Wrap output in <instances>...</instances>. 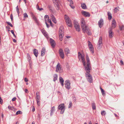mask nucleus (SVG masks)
Masks as SVG:
<instances>
[{
    "instance_id": "58836bf2",
    "label": "nucleus",
    "mask_w": 124,
    "mask_h": 124,
    "mask_svg": "<svg viewBox=\"0 0 124 124\" xmlns=\"http://www.w3.org/2000/svg\"><path fill=\"white\" fill-rule=\"evenodd\" d=\"M16 10L18 14L19 15V9L18 8V6H17L16 8Z\"/></svg>"
},
{
    "instance_id": "3c124183",
    "label": "nucleus",
    "mask_w": 124,
    "mask_h": 124,
    "mask_svg": "<svg viewBox=\"0 0 124 124\" xmlns=\"http://www.w3.org/2000/svg\"><path fill=\"white\" fill-rule=\"evenodd\" d=\"M73 101H74L75 102L76 101V98L75 97H73Z\"/></svg>"
},
{
    "instance_id": "aec40b11",
    "label": "nucleus",
    "mask_w": 124,
    "mask_h": 124,
    "mask_svg": "<svg viewBox=\"0 0 124 124\" xmlns=\"http://www.w3.org/2000/svg\"><path fill=\"white\" fill-rule=\"evenodd\" d=\"M64 30L63 27L62 26H61L59 30V34H63Z\"/></svg>"
},
{
    "instance_id": "37998d69",
    "label": "nucleus",
    "mask_w": 124,
    "mask_h": 124,
    "mask_svg": "<svg viewBox=\"0 0 124 124\" xmlns=\"http://www.w3.org/2000/svg\"><path fill=\"white\" fill-rule=\"evenodd\" d=\"M8 108L9 109H10L12 110H14V108L12 107H10L9 106H8Z\"/></svg>"
},
{
    "instance_id": "7c9ffc66",
    "label": "nucleus",
    "mask_w": 124,
    "mask_h": 124,
    "mask_svg": "<svg viewBox=\"0 0 124 124\" xmlns=\"http://www.w3.org/2000/svg\"><path fill=\"white\" fill-rule=\"evenodd\" d=\"M57 74H55L54 76V79L53 81H55L56 80H57Z\"/></svg>"
},
{
    "instance_id": "bf43d9fd",
    "label": "nucleus",
    "mask_w": 124,
    "mask_h": 124,
    "mask_svg": "<svg viewBox=\"0 0 124 124\" xmlns=\"http://www.w3.org/2000/svg\"><path fill=\"white\" fill-rule=\"evenodd\" d=\"M24 80H25V81L26 82H27L28 81V80L26 78H25V79H24Z\"/></svg>"
},
{
    "instance_id": "0eeeda50",
    "label": "nucleus",
    "mask_w": 124,
    "mask_h": 124,
    "mask_svg": "<svg viewBox=\"0 0 124 124\" xmlns=\"http://www.w3.org/2000/svg\"><path fill=\"white\" fill-rule=\"evenodd\" d=\"M74 24L76 30L78 31L79 32L80 31V28L78 23L76 21L74 20Z\"/></svg>"
},
{
    "instance_id": "0e129e2a",
    "label": "nucleus",
    "mask_w": 124,
    "mask_h": 124,
    "mask_svg": "<svg viewBox=\"0 0 124 124\" xmlns=\"http://www.w3.org/2000/svg\"><path fill=\"white\" fill-rule=\"evenodd\" d=\"M13 42H14L16 43V41L15 39H14L13 40Z\"/></svg>"
},
{
    "instance_id": "603ef678",
    "label": "nucleus",
    "mask_w": 124,
    "mask_h": 124,
    "mask_svg": "<svg viewBox=\"0 0 124 124\" xmlns=\"http://www.w3.org/2000/svg\"><path fill=\"white\" fill-rule=\"evenodd\" d=\"M36 8L38 10H39V9L40 8H39V6H38V4H37L36 5Z\"/></svg>"
},
{
    "instance_id": "79ce46f5",
    "label": "nucleus",
    "mask_w": 124,
    "mask_h": 124,
    "mask_svg": "<svg viewBox=\"0 0 124 124\" xmlns=\"http://www.w3.org/2000/svg\"><path fill=\"white\" fill-rule=\"evenodd\" d=\"M23 15L24 18H26L28 17V16L26 13H25L23 14Z\"/></svg>"
},
{
    "instance_id": "412c9836",
    "label": "nucleus",
    "mask_w": 124,
    "mask_h": 124,
    "mask_svg": "<svg viewBox=\"0 0 124 124\" xmlns=\"http://www.w3.org/2000/svg\"><path fill=\"white\" fill-rule=\"evenodd\" d=\"M44 19L45 21V22H49L50 20L49 19V17L47 15H46L44 16Z\"/></svg>"
},
{
    "instance_id": "8fccbe9b",
    "label": "nucleus",
    "mask_w": 124,
    "mask_h": 124,
    "mask_svg": "<svg viewBox=\"0 0 124 124\" xmlns=\"http://www.w3.org/2000/svg\"><path fill=\"white\" fill-rule=\"evenodd\" d=\"M120 64L121 65H124V63L122 60H121L120 61Z\"/></svg>"
},
{
    "instance_id": "052dcab7",
    "label": "nucleus",
    "mask_w": 124,
    "mask_h": 124,
    "mask_svg": "<svg viewBox=\"0 0 124 124\" xmlns=\"http://www.w3.org/2000/svg\"><path fill=\"white\" fill-rule=\"evenodd\" d=\"M40 115L39 114H38V119H40Z\"/></svg>"
},
{
    "instance_id": "9d476101",
    "label": "nucleus",
    "mask_w": 124,
    "mask_h": 124,
    "mask_svg": "<svg viewBox=\"0 0 124 124\" xmlns=\"http://www.w3.org/2000/svg\"><path fill=\"white\" fill-rule=\"evenodd\" d=\"M65 87L68 89H69L70 88V83L69 80H67L65 81Z\"/></svg>"
},
{
    "instance_id": "473e14b6",
    "label": "nucleus",
    "mask_w": 124,
    "mask_h": 124,
    "mask_svg": "<svg viewBox=\"0 0 124 124\" xmlns=\"http://www.w3.org/2000/svg\"><path fill=\"white\" fill-rule=\"evenodd\" d=\"M88 46L89 48H92L93 47V46L91 42L89 41H88Z\"/></svg>"
},
{
    "instance_id": "6e6d98bb",
    "label": "nucleus",
    "mask_w": 124,
    "mask_h": 124,
    "mask_svg": "<svg viewBox=\"0 0 124 124\" xmlns=\"http://www.w3.org/2000/svg\"><path fill=\"white\" fill-rule=\"evenodd\" d=\"M6 28L8 29L9 30L10 29V27L8 26H7L6 27Z\"/></svg>"
},
{
    "instance_id": "774afa93",
    "label": "nucleus",
    "mask_w": 124,
    "mask_h": 124,
    "mask_svg": "<svg viewBox=\"0 0 124 124\" xmlns=\"http://www.w3.org/2000/svg\"><path fill=\"white\" fill-rule=\"evenodd\" d=\"M35 110V108H32V111L33 112H34Z\"/></svg>"
},
{
    "instance_id": "69168bd1",
    "label": "nucleus",
    "mask_w": 124,
    "mask_h": 124,
    "mask_svg": "<svg viewBox=\"0 0 124 124\" xmlns=\"http://www.w3.org/2000/svg\"><path fill=\"white\" fill-rule=\"evenodd\" d=\"M51 7V6L50 5H49L48 6V8L50 10H51V9H50Z\"/></svg>"
},
{
    "instance_id": "a19ab883",
    "label": "nucleus",
    "mask_w": 124,
    "mask_h": 124,
    "mask_svg": "<svg viewBox=\"0 0 124 124\" xmlns=\"http://www.w3.org/2000/svg\"><path fill=\"white\" fill-rule=\"evenodd\" d=\"M72 105V104L71 101L70 102L68 106V108H70L71 107Z\"/></svg>"
},
{
    "instance_id": "6ab92c4d",
    "label": "nucleus",
    "mask_w": 124,
    "mask_h": 124,
    "mask_svg": "<svg viewBox=\"0 0 124 124\" xmlns=\"http://www.w3.org/2000/svg\"><path fill=\"white\" fill-rule=\"evenodd\" d=\"M112 27L111 28H115L116 26V23L115 20H113L112 21Z\"/></svg>"
},
{
    "instance_id": "338daca9",
    "label": "nucleus",
    "mask_w": 124,
    "mask_h": 124,
    "mask_svg": "<svg viewBox=\"0 0 124 124\" xmlns=\"http://www.w3.org/2000/svg\"><path fill=\"white\" fill-rule=\"evenodd\" d=\"M43 10V9L42 8H39V11H42Z\"/></svg>"
},
{
    "instance_id": "f704fd0d",
    "label": "nucleus",
    "mask_w": 124,
    "mask_h": 124,
    "mask_svg": "<svg viewBox=\"0 0 124 124\" xmlns=\"http://www.w3.org/2000/svg\"><path fill=\"white\" fill-rule=\"evenodd\" d=\"M102 116H105L106 114V112L105 111L103 110L102 111L101 113Z\"/></svg>"
},
{
    "instance_id": "f3484780",
    "label": "nucleus",
    "mask_w": 124,
    "mask_h": 124,
    "mask_svg": "<svg viewBox=\"0 0 124 124\" xmlns=\"http://www.w3.org/2000/svg\"><path fill=\"white\" fill-rule=\"evenodd\" d=\"M31 16L32 17V19L34 20L35 21L36 23H37V24L39 23V22L38 20L37 19L36 17L35 16V15L32 14Z\"/></svg>"
},
{
    "instance_id": "13d9d810",
    "label": "nucleus",
    "mask_w": 124,
    "mask_h": 124,
    "mask_svg": "<svg viewBox=\"0 0 124 124\" xmlns=\"http://www.w3.org/2000/svg\"><path fill=\"white\" fill-rule=\"evenodd\" d=\"M45 23L46 25V26H47V27L48 28L49 27V24H48L47 23V22H45Z\"/></svg>"
},
{
    "instance_id": "ea45409f",
    "label": "nucleus",
    "mask_w": 124,
    "mask_h": 124,
    "mask_svg": "<svg viewBox=\"0 0 124 124\" xmlns=\"http://www.w3.org/2000/svg\"><path fill=\"white\" fill-rule=\"evenodd\" d=\"M6 23L8 25H9L11 27H12L13 25L11 23L9 22H7Z\"/></svg>"
},
{
    "instance_id": "9b49d317",
    "label": "nucleus",
    "mask_w": 124,
    "mask_h": 124,
    "mask_svg": "<svg viewBox=\"0 0 124 124\" xmlns=\"http://www.w3.org/2000/svg\"><path fill=\"white\" fill-rule=\"evenodd\" d=\"M108 32L109 37L111 38L113 37V33L112 31V28L110 27L109 28Z\"/></svg>"
},
{
    "instance_id": "4468645a",
    "label": "nucleus",
    "mask_w": 124,
    "mask_h": 124,
    "mask_svg": "<svg viewBox=\"0 0 124 124\" xmlns=\"http://www.w3.org/2000/svg\"><path fill=\"white\" fill-rule=\"evenodd\" d=\"M50 41L51 45L52 47H54L55 45V43L54 40L51 38L50 39Z\"/></svg>"
},
{
    "instance_id": "2eb2a0df",
    "label": "nucleus",
    "mask_w": 124,
    "mask_h": 124,
    "mask_svg": "<svg viewBox=\"0 0 124 124\" xmlns=\"http://www.w3.org/2000/svg\"><path fill=\"white\" fill-rule=\"evenodd\" d=\"M82 14L85 16L89 17L90 16V14L88 12L85 11H82Z\"/></svg>"
},
{
    "instance_id": "5fc2aeb1",
    "label": "nucleus",
    "mask_w": 124,
    "mask_h": 124,
    "mask_svg": "<svg viewBox=\"0 0 124 124\" xmlns=\"http://www.w3.org/2000/svg\"><path fill=\"white\" fill-rule=\"evenodd\" d=\"M0 103L1 104L2 103V100L1 98L0 97Z\"/></svg>"
},
{
    "instance_id": "4c0bfd02",
    "label": "nucleus",
    "mask_w": 124,
    "mask_h": 124,
    "mask_svg": "<svg viewBox=\"0 0 124 124\" xmlns=\"http://www.w3.org/2000/svg\"><path fill=\"white\" fill-rule=\"evenodd\" d=\"M90 50L91 51V53L92 54L94 53V48L93 47L89 48Z\"/></svg>"
},
{
    "instance_id": "c03bdc74",
    "label": "nucleus",
    "mask_w": 124,
    "mask_h": 124,
    "mask_svg": "<svg viewBox=\"0 0 124 124\" xmlns=\"http://www.w3.org/2000/svg\"><path fill=\"white\" fill-rule=\"evenodd\" d=\"M11 33H12V34L15 37H16V36L15 35L13 31V30H11Z\"/></svg>"
},
{
    "instance_id": "393cba45",
    "label": "nucleus",
    "mask_w": 124,
    "mask_h": 124,
    "mask_svg": "<svg viewBox=\"0 0 124 124\" xmlns=\"http://www.w3.org/2000/svg\"><path fill=\"white\" fill-rule=\"evenodd\" d=\"M33 52L35 56L37 57L38 54V50L36 49H34L33 51Z\"/></svg>"
},
{
    "instance_id": "de8ad7c7",
    "label": "nucleus",
    "mask_w": 124,
    "mask_h": 124,
    "mask_svg": "<svg viewBox=\"0 0 124 124\" xmlns=\"http://www.w3.org/2000/svg\"><path fill=\"white\" fill-rule=\"evenodd\" d=\"M50 25H51V26H52V27H53V25L52 24V22L51 21V20H50V21H49V22Z\"/></svg>"
},
{
    "instance_id": "4be33fe9",
    "label": "nucleus",
    "mask_w": 124,
    "mask_h": 124,
    "mask_svg": "<svg viewBox=\"0 0 124 124\" xmlns=\"http://www.w3.org/2000/svg\"><path fill=\"white\" fill-rule=\"evenodd\" d=\"M86 32L87 34L88 35H91V33L90 29L88 28V27H87L86 28Z\"/></svg>"
},
{
    "instance_id": "e433bc0d",
    "label": "nucleus",
    "mask_w": 124,
    "mask_h": 124,
    "mask_svg": "<svg viewBox=\"0 0 124 124\" xmlns=\"http://www.w3.org/2000/svg\"><path fill=\"white\" fill-rule=\"evenodd\" d=\"M22 112L21 111L19 110V111H17L16 112V115H18L19 114H22Z\"/></svg>"
},
{
    "instance_id": "b1692460",
    "label": "nucleus",
    "mask_w": 124,
    "mask_h": 124,
    "mask_svg": "<svg viewBox=\"0 0 124 124\" xmlns=\"http://www.w3.org/2000/svg\"><path fill=\"white\" fill-rule=\"evenodd\" d=\"M64 52L65 54L67 55L70 53V50L68 48H65L64 49Z\"/></svg>"
},
{
    "instance_id": "7ed1b4c3",
    "label": "nucleus",
    "mask_w": 124,
    "mask_h": 124,
    "mask_svg": "<svg viewBox=\"0 0 124 124\" xmlns=\"http://www.w3.org/2000/svg\"><path fill=\"white\" fill-rule=\"evenodd\" d=\"M81 28L84 33H85L86 31V28L87 26L85 24V23L83 18H82L81 19Z\"/></svg>"
},
{
    "instance_id": "680f3d73",
    "label": "nucleus",
    "mask_w": 124,
    "mask_h": 124,
    "mask_svg": "<svg viewBox=\"0 0 124 124\" xmlns=\"http://www.w3.org/2000/svg\"><path fill=\"white\" fill-rule=\"evenodd\" d=\"M25 92L26 93H28V90L27 89H25Z\"/></svg>"
},
{
    "instance_id": "c9c22d12",
    "label": "nucleus",
    "mask_w": 124,
    "mask_h": 124,
    "mask_svg": "<svg viewBox=\"0 0 124 124\" xmlns=\"http://www.w3.org/2000/svg\"><path fill=\"white\" fill-rule=\"evenodd\" d=\"M121 31L124 30V26L122 25L119 27Z\"/></svg>"
},
{
    "instance_id": "09e8293b",
    "label": "nucleus",
    "mask_w": 124,
    "mask_h": 124,
    "mask_svg": "<svg viewBox=\"0 0 124 124\" xmlns=\"http://www.w3.org/2000/svg\"><path fill=\"white\" fill-rule=\"evenodd\" d=\"M10 18L11 20V21H12L13 18V16L12 14H11L10 15Z\"/></svg>"
},
{
    "instance_id": "2f4dec72",
    "label": "nucleus",
    "mask_w": 124,
    "mask_h": 124,
    "mask_svg": "<svg viewBox=\"0 0 124 124\" xmlns=\"http://www.w3.org/2000/svg\"><path fill=\"white\" fill-rule=\"evenodd\" d=\"M81 7L83 9H85L86 8V5L85 3L81 4Z\"/></svg>"
},
{
    "instance_id": "e2e57ef3",
    "label": "nucleus",
    "mask_w": 124,
    "mask_h": 124,
    "mask_svg": "<svg viewBox=\"0 0 124 124\" xmlns=\"http://www.w3.org/2000/svg\"><path fill=\"white\" fill-rule=\"evenodd\" d=\"M114 115H115V116L116 117L118 118V116H117L116 114L114 113Z\"/></svg>"
},
{
    "instance_id": "4d7b16f0",
    "label": "nucleus",
    "mask_w": 124,
    "mask_h": 124,
    "mask_svg": "<svg viewBox=\"0 0 124 124\" xmlns=\"http://www.w3.org/2000/svg\"><path fill=\"white\" fill-rule=\"evenodd\" d=\"M69 1L70 2V4L72 5L73 4V2L72 1V0H70V1Z\"/></svg>"
},
{
    "instance_id": "f257e3e1",
    "label": "nucleus",
    "mask_w": 124,
    "mask_h": 124,
    "mask_svg": "<svg viewBox=\"0 0 124 124\" xmlns=\"http://www.w3.org/2000/svg\"><path fill=\"white\" fill-rule=\"evenodd\" d=\"M91 68V66H89V63L88 62L87 65L85 68V70L86 71L85 76L86 78V79L90 83H92L93 82L92 77L90 73Z\"/></svg>"
},
{
    "instance_id": "5701e85b",
    "label": "nucleus",
    "mask_w": 124,
    "mask_h": 124,
    "mask_svg": "<svg viewBox=\"0 0 124 124\" xmlns=\"http://www.w3.org/2000/svg\"><path fill=\"white\" fill-rule=\"evenodd\" d=\"M46 49L45 47H43L41 53V55L42 56L44 55L45 53Z\"/></svg>"
},
{
    "instance_id": "c756f323",
    "label": "nucleus",
    "mask_w": 124,
    "mask_h": 124,
    "mask_svg": "<svg viewBox=\"0 0 124 124\" xmlns=\"http://www.w3.org/2000/svg\"><path fill=\"white\" fill-rule=\"evenodd\" d=\"M92 109L93 110L95 109H96V107L95 103L93 102L92 103Z\"/></svg>"
},
{
    "instance_id": "f03ea898",
    "label": "nucleus",
    "mask_w": 124,
    "mask_h": 124,
    "mask_svg": "<svg viewBox=\"0 0 124 124\" xmlns=\"http://www.w3.org/2000/svg\"><path fill=\"white\" fill-rule=\"evenodd\" d=\"M78 57L79 58V60H80V59H81L83 65L84 67V68H85V67L87 66L88 62V63L89 62V66H91L90 60L88 55L87 54L86 55V60L87 61L86 62H86L85 61V59L84 58V55H82L81 54V53L80 52H79L78 53Z\"/></svg>"
},
{
    "instance_id": "864d4df0",
    "label": "nucleus",
    "mask_w": 124,
    "mask_h": 124,
    "mask_svg": "<svg viewBox=\"0 0 124 124\" xmlns=\"http://www.w3.org/2000/svg\"><path fill=\"white\" fill-rule=\"evenodd\" d=\"M16 97H15L13 98L12 99V101H15L16 100Z\"/></svg>"
},
{
    "instance_id": "f8f14e48",
    "label": "nucleus",
    "mask_w": 124,
    "mask_h": 124,
    "mask_svg": "<svg viewBox=\"0 0 124 124\" xmlns=\"http://www.w3.org/2000/svg\"><path fill=\"white\" fill-rule=\"evenodd\" d=\"M102 37H100L99 38V40L98 43V47H101L102 46Z\"/></svg>"
},
{
    "instance_id": "cd10ccee",
    "label": "nucleus",
    "mask_w": 124,
    "mask_h": 124,
    "mask_svg": "<svg viewBox=\"0 0 124 124\" xmlns=\"http://www.w3.org/2000/svg\"><path fill=\"white\" fill-rule=\"evenodd\" d=\"M119 7H117L115 8V9H114V13H116L119 11Z\"/></svg>"
},
{
    "instance_id": "bb28decb",
    "label": "nucleus",
    "mask_w": 124,
    "mask_h": 124,
    "mask_svg": "<svg viewBox=\"0 0 124 124\" xmlns=\"http://www.w3.org/2000/svg\"><path fill=\"white\" fill-rule=\"evenodd\" d=\"M108 19L109 20H110L112 18V14L111 13L109 12H108Z\"/></svg>"
},
{
    "instance_id": "dca6fc26",
    "label": "nucleus",
    "mask_w": 124,
    "mask_h": 124,
    "mask_svg": "<svg viewBox=\"0 0 124 124\" xmlns=\"http://www.w3.org/2000/svg\"><path fill=\"white\" fill-rule=\"evenodd\" d=\"M54 6L56 7V9L57 10H59V7L58 3L57 1L55 0L54 2Z\"/></svg>"
},
{
    "instance_id": "a18cd8bd",
    "label": "nucleus",
    "mask_w": 124,
    "mask_h": 124,
    "mask_svg": "<svg viewBox=\"0 0 124 124\" xmlns=\"http://www.w3.org/2000/svg\"><path fill=\"white\" fill-rule=\"evenodd\" d=\"M101 92L102 94L103 95L105 94L104 90H102V91H101Z\"/></svg>"
},
{
    "instance_id": "39448f33",
    "label": "nucleus",
    "mask_w": 124,
    "mask_h": 124,
    "mask_svg": "<svg viewBox=\"0 0 124 124\" xmlns=\"http://www.w3.org/2000/svg\"><path fill=\"white\" fill-rule=\"evenodd\" d=\"M58 108L59 110H61V113L63 114L65 110V107L64 103H62L60 104L58 107Z\"/></svg>"
},
{
    "instance_id": "ddd939ff",
    "label": "nucleus",
    "mask_w": 124,
    "mask_h": 124,
    "mask_svg": "<svg viewBox=\"0 0 124 124\" xmlns=\"http://www.w3.org/2000/svg\"><path fill=\"white\" fill-rule=\"evenodd\" d=\"M103 24V21L102 19H101L99 21L98 23V25L100 28H101Z\"/></svg>"
},
{
    "instance_id": "a878e982",
    "label": "nucleus",
    "mask_w": 124,
    "mask_h": 124,
    "mask_svg": "<svg viewBox=\"0 0 124 124\" xmlns=\"http://www.w3.org/2000/svg\"><path fill=\"white\" fill-rule=\"evenodd\" d=\"M59 81L61 84L62 86H63L64 80L61 77H60L59 78Z\"/></svg>"
},
{
    "instance_id": "72a5a7b5",
    "label": "nucleus",
    "mask_w": 124,
    "mask_h": 124,
    "mask_svg": "<svg viewBox=\"0 0 124 124\" xmlns=\"http://www.w3.org/2000/svg\"><path fill=\"white\" fill-rule=\"evenodd\" d=\"M59 38L60 40L61 41L62 39V36H63V34H59Z\"/></svg>"
},
{
    "instance_id": "20e7f679",
    "label": "nucleus",
    "mask_w": 124,
    "mask_h": 124,
    "mask_svg": "<svg viewBox=\"0 0 124 124\" xmlns=\"http://www.w3.org/2000/svg\"><path fill=\"white\" fill-rule=\"evenodd\" d=\"M64 18L67 25L69 27H72V23L69 17L66 15H64Z\"/></svg>"
},
{
    "instance_id": "423d86ee",
    "label": "nucleus",
    "mask_w": 124,
    "mask_h": 124,
    "mask_svg": "<svg viewBox=\"0 0 124 124\" xmlns=\"http://www.w3.org/2000/svg\"><path fill=\"white\" fill-rule=\"evenodd\" d=\"M62 71V68L61 67L59 63H58L56 66V71L57 72L61 73Z\"/></svg>"
},
{
    "instance_id": "c85d7f7f",
    "label": "nucleus",
    "mask_w": 124,
    "mask_h": 124,
    "mask_svg": "<svg viewBox=\"0 0 124 124\" xmlns=\"http://www.w3.org/2000/svg\"><path fill=\"white\" fill-rule=\"evenodd\" d=\"M55 108L54 106L53 107L51 108V110L50 115L51 116L53 114V113L55 110Z\"/></svg>"
},
{
    "instance_id": "1a4fd4ad",
    "label": "nucleus",
    "mask_w": 124,
    "mask_h": 124,
    "mask_svg": "<svg viewBox=\"0 0 124 124\" xmlns=\"http://www.w3.org/2000/svg\"><path fill=\"white\" fill-rule=\"evenodd\" d=\"M59 53L60 57L62 58L63 59L64 57V55L63 51L62 48L59 49Z\"/></svg>"
},
{
    "instance_id": "6e6552de",
    "label": "nucleus",
    "mask_w": 124,
    "mask_h": 124,
    "mask_svg": "<svg viewBox=\"0 0 124 124\" xmlns=\"http://www.w3.org/2000/svg\"><path fill=\"white\" fill-rule=\"evenodd\" d=\"M39 93L38 92H37L36 93V98L37 101L38 105L39 106L40 105V97L39 95Z\"/></svg>"
},
{
    "instance_id": "49530a36",
    "label": "nucleus",
    "mask_w": 124,
    "mask_h": 124,
    "mask_svg": "<svg viewBox=\"0 0 124 124\" xmlns=\"http://www.w3.org/2000/svg\"><path fill=\"white\" fill-rule=\"evenodd\" d=\"M70 6L73 9H74L75 8V7L73 5H70Z\"/></svg>"
},
{
    "instance_id": "a211bd4d",
    "label": "nucleus",
    "mask_w": 124,
    "mask_h": 124,
    "mask_svg": "<svg viewBox=\"0 0 124 124\" xmlns=\"http://www.w3.org/2000/svg\"><path fill=\"white\" fill-rule=\"evenodd\" d=\"M50 16L51 17V18L52 19V21L54 23H56L57 21L54 16L53 14H51Z\"/></svg>"
}]
</instances>
